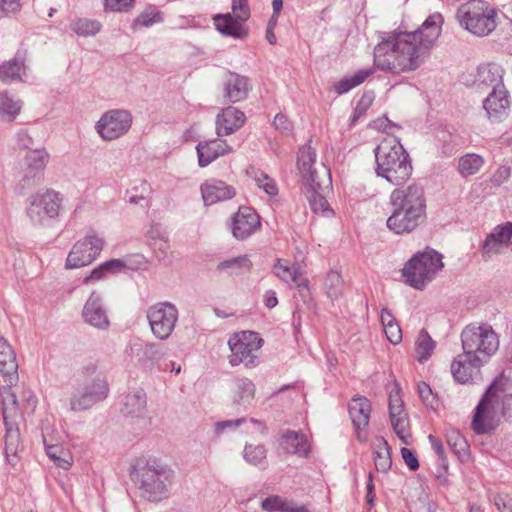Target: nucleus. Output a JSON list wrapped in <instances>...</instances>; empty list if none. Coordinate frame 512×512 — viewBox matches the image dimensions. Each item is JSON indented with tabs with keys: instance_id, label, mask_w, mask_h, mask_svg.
Instances as JSON below:
<instances>
[{
	"instance_id": "1",
	"label": "nucleus",
	"mask_w": 512,
	"mask_h": 512,
	"mask_svg": "<svg viewBox=\"0 0 512 512\" xmlns=\"http://www.w3.org/2000/svg\"><path fill=\"white\" fill-rule=\"evenodd\" d=\"M443 17L431 14L414 32H392L374 48V67L401 74L416 70L441 34Z\"/></svg>"
},
{
	"instance_id": "2",
	"label": "nucleus",
	"mask_w": 512,
	"mask_h": 512,
	"mask_svg": "<svg viewBox=\"0 0 512 512\" xmlns=\"http://www.w3.org/2000/svg\"><path fill=\"white\" fill-rule=\"evenodd\" d=\"M393 212L387 219V227L396 234L410 233L426 218V199L418 184L396 188L390 195Z\"/></svg>"
},
{
	"instance_id": "3",
	"label": "nucleus",
	"mask_w": 512,
	"mask_h": 512,
	"mask_svg": "<svg viewBox=\"0 0 512 512\" xmlns=\"http://www.w3.org/2000/svg\"><path fill=\"white\" fill-rule=\"evenodd\" d=\"M377 176L395 186L404 184L412 175L409 154L397 139H385L374 149Z\"/></svg>"
},
{
	"instance_id": "4",
	"label": "nucleus",
	"mask_w": 512,
	"mask_h": 512,
	"mask_svg": "<svg viewBox=\"0 0 512 512\" xmlns=\"http://www.w3.org/2000/svg\"><path fill=\"white\" fill-rule=\"evenodd\" d=\"M174 478L175 472L156 459L147 460L145 465L137 468L134 473V481L140 496L155 503L169 497Z\"/></svg>"
},
{
	"instance_id": "5",
	"label": "nucleus",
	"mask_w": 512,
	"mask_h": 512,
	"mask_svg": "<svg viewBox=\"0 0 512 512\" xmlns=\"http://www.w3.org/2000/svg\"><path fill=\"white\" fill-rule=\"evenodd\" d=\"M503 392L497 380H494L487 387L475 408L471 422V427L476 434H489L495 430L497 426L495 416L500 401L503 405V415L507 414V410L510 409L512 405V394L504 396Z\"/></svg>"
},
{
	"instance_id": "6",
	"label": "nucleus",
	"mask_w": 512,
	"mask_h": 512,
	"mask_svg": "<svg viewBox=\"0 0 512 512\" xmlns=\"http://www.w3.org/2000/svg\"><path fill=\"white\" fill-rule=\"evenodd\" d=\"M443 267L442 255L434 249L426 248L422 252H417L405 264L402 276L409 286L422 290Z\"/></svg>"
},
{
	"instance_id": "7",
	"label": "nucleus",
	"mask_w": 512,
	"mask_h": 512,
	"mask_svg": "<svg viewBox=\"0 0 512 512\" xmlns=\"http://www.w3.org/2000/svg\"><path fill=\"white\" fill-rule=\"evenodd\" d=\"M463 351L474 356H480L487 362L499 348V337L492 326L483 323L469 324L461 333Z\"/></svg>"
},
{
	"instance_id": "8",
	"label": "nucleus",
	"mask_w": 512,
	"mask_h": 512,
	"mask_svg": "<svg viewBox=\"0 0 512 512\" xmlns=\"http://www.w3.org/2000/svg\"><path fill=\"white\" fill-rule=\"evenodd\" d=\"M495 17V10L481 0L468 1L457 11L461 26L477 36H486L495 29Z\"/></svg>"
},
{
	"instance_id": "9",
	"label": "nucleus",
	"mask_w": 512,
	"mask_h": 512,
	"mask_svg": "<svg viewBox=\"0 0 512 512\" xmlns=\"http://www.w3.org/2000/svg\"><path fill=\"white\" fill-rule=\"evenodd\" d=\"M62 198L52 189L39 191L29 198L26 214L35 225H45L49 220L56 219L61 209Z\"/></svg>"
},
{
	"instance_id": "10",
	"label": "nucleus",
	"mask_w": 512,
	"mask_h": 512,
	"mask_svg": "<svg viewBox=\"0 0 512 512\" xmlns=\"http://www.w3.org/2000/svg\"><path fill=\"white\" fill-rule=\"evenodd\" d=\"M263 344V339L260 338L257 332L242 331L230 337L228 345L231 350L229 363L232 366H237L243 363L246 367L256 365L257 356L255 352L258 351Z\"/></svg>"
},
{
	"instance_id": "11",
	"label": "nucleus",
	"mask_w": 512,
	"mask_h": 512,
	"mask_svg": "<svg viewBox=\"0 0 512 512\" xmlns=\"http://www.w3.org/2000/svg\"><path fill=\"white\" fill-rule=\"evenodd\" d=\"M147 319L153 335L160 339H168L178 321V309L170 302H159L147 310Z\"/></svg>"
},
{
	"instance_id": "12",
	"label": "nucleus",
	"mask_w": 512,
	"mask_h": 512,
	"mask_svg": "<svg viewBox=\"0 0 512 512\" xmlns=\"http://www.w3.org/2000/svg\"><path fill=\"white\" fill-rule=\"evenodd\" d=\"M133 123L132 114L125 109H112L102 114L96 122L95 130L105 141L115 140L125 135Z\"/></svg>"
},
{
	"instance_id": "13",
	"label": "nucleus",
	"mask_w": 512,
	"mask_h": 512,
	"mask_svg": "<svg viewBox=\"0 0 512 512\" xmlns=\"http://www.w3.org/2000/svg\"><path fill=\"white\" fill-rule=\"evenodd\" d=\"M104 247V241L94 232L88 233L83 239L77 241L66 259L67 269L80 268L91 264Z\"/></svg>"
},
{
	"instance_id": "14",
	"label": "nucleus",
	"mask_w": 512,
	"mask_h": 512,
	"mask_svg": "<svg viewBox=\"0 0 512 512\" xmlns=\"http://www.w3.org/2000/svg\"><path fill=\"white\" fill-rule=\"evenodd\" d=\"M485 359L463 351L451 363V374L456 382L461 384L476 383L481 379V367Z\"/></svg>"
},
{
	"instance_id": "15",
	"label": "nucleus",
	"mask_w": 512,
	"mask_h": 512,
	"mask_svg": "<svg viewBox=\"0 0 512 512\" xmlns=\"http://www.w3.org/2000/svg\"><path fill=\"white\" fill-rule=\"evenodd\" d=\"M389 416L391 425L397 437L405 444L411 439L408 415L404 409V403L399 395V388L389 395Z\"/></svg>"
},
{
	"instance_id": "16",
	"label": "nucleus",
	"mask_w": 512,
	"mask_h": 512,
	"mask_svg": "<svg viewBox=\"0 0 512 512\" xmlns=\"http://www.w3.org/2000/svg\"><path fill=\"white\" fill-rule=\"evenodd\" d=\"M261 226L260 217L254 209L241 206L232 222V234L238 240H245Z\"/></svg>"
},
{
	"instance_id": "17",
	"label": "nucleus",
	"mask_w": 512,
	"mask_h": 512,
	"mask_svg": "<svg viewBox=\"0 0 512 512\" xmlns=\"http://www.w3.org/2000/svg\"><path fill=\"white\" fill-rule=\"evenodd\" d=\"M250 89L246 76L228 71L222 82V93L226 103H237L245 100Z\"/></svg>"
},
{
	"instance_id": "18",
	"label": "nucleus",
	"mask_w": 512,
	"mask_h": 512,
	"mask_svg": "<svg viewBox=\"0 0 512 512\" xmlns=\"http://www.w3.org/2000/svg\"><path fill=\"white\" fill-rule=\"evenodd\" d=\"M316 151L309 144L300 147L297 158L298 170L308 185L319 187L323 184L318 171L315 169L316 164Z\"/></svg>"
},
{
	"instance_id": "19",
	"label": "nucleus",
	"mask_w": 512,
	"mask_h": 512,
	"mask_svg": "<svg viewBox=\"0 0 512 512\" xmlns=\"http://www.w3.org/2000/svg\"><path fill=\"white\" fill-rule=\"evenodd\" d=\"M348 410L357 433V438L360 441H365L366 436L363 435V432L369 424L371 414L370 401L366 397L356 396L350 401Z\"/></svg>"
},
{
	"instance_id": "20",
	"label": "nucleus",
	"mask_w": 512,
	"mask_h": 512,
	"mask_svg": "<svg viewBox=\"0 0 512 512\" xmlns=\"http://www.w3.org/2000/svg\"><path fill=\"white\" fill-rule=\"evenodd\" d=\"M509 104L508 92L501 87L489 93L483 101V108L490 120L500 121L508 115Z\"/></svg>"
},
{
	"instance_id": "21",
	"label": "nucleus",
	"mask_w": 512,
	"mask_h": 512,
	"mask_svg": "<svg viewBox=\"0 0 512 512\" xmlns=\"http://www.w3.org/2000/svg\"><path fill=\"white\" fill-rule=\"evenodd\" d=\"M245 114L238 108L228 106L217 115L216 117V133L218 136H227L238 129L245 123Z\"/></svg>"
},
{
	"instance_id": "22",
	"label": "nucleus",
	"mask_w": 512,
	"mask_h": 512,
	"mask_svg": "<svg viewBox=\"0 0 512 512\" xmlns=\"http://www.w3.org/2000/svg\"><path fill=\"white\" fill-rule=\"evenodd\" d=\"M82 315L84 320L95 328L107 329L109 327V320L102 305V298L96 292H92L86 301Z\"/></svg>"
},
{
	"instance_id": "23",
	"label": "nucleus",
	"mask_w": 512,
	"mask_h": 512,
	"mask_svg": "<svg viewBox=\"0 0 512 512\" xmlns=\"http://www.w3.org/2000/svg\"><path fill=\"white\" fill-rule=\"evenodd\" d=\"M198 165L206 167L220 156L232 151V147L225 140H210L199 142L196 146Z\"/></svg>"
},
{
	"instance_id": "24",
	"label": "nucleus",
	"mask_w": 512,
	"mask_h": 512,
	"mask_svg": "<svg viewBox=\"0 0 512 512\" xmlns=\"http://www.w3.org/2000/svg\"><path fill=\"white\" fill-rule=\"evenodd\" d=\"M205 205L232 199L236 195L235 188L221 180H210L200 187Z\"/></svg>"
},
{
	"instance_id": "25",
	"label": "nucleus",
	"mask_w": 512,
	"mask_h": 512,
	"mask_svg": "<svg viewBox=\"0 0 512 512\" xmlns=\"http://www.w3.org/2000/svg\"><path fill=\"white\" fill-rule=\"evenodd\" d=\"M0 373L7 384H13L18 379V362L10 343L0 337Z\"/></svg>"
},
{
	"instance_id": "26",
	"label": "nucleus",
	"mask_w": 512,
	"mask_h": 512,
	"mask_svg": "<svg viewBox=\"0 0 512 512\" xmlns=\"http://www.w3.org/2000/svg\"><path fill=\"white\" fill-rule=\"evenodd\" d=\"M216 29L225 36H230L235 39H244L248 35V30L245 27L247 21H241L230 12L225 14H217L213 17Z\"/></svg>"
},
{
	"instance_id": "27",
	"label": "nucleus",
	"mask_w": 512,
	"mask_h": 512,
	"mask_svg": "<svg viewBox=\"0 0 512 512\" xmlns=\"http://www.w3.org/2000/svg\"><path fill=\"white\" fill-rule=\"evenodd\" d=\"M512 237V222H506L498 225L486 237L482 245V254L484 257H490L491 254L498 253L501 245L508 244Z\"/></svg>"
},
{
	"instance_id": "28",
	"label": "nucleus",
	"mask_w": 512,
	"mask_h": 512,
	"mask_svg": "<svg viewBox=\"0 0 512 512\" xmlns=\"http://www.w3.org/2000/svg\"><path fill=\"white\" fill-rule=\"evenodd\" d=\"M323 177L322 179L323 184L319 187H313L312 185H309V192L310 195L308 196V200L311 206V209L315 213H321L324 216H329L333 213V210L330 209L329 203L326 200V198L322 195L323 188H327L330 183V171L325 166L322 167Z\"/></svg>"
},
{
	"instance_id": "29",
	"label": "nucleus",
	"mask_w": 512,
	"mask_h": 512,
	"mask_svg": "<svg viewBox=\"0 0 512 512\" xmlns=\"http://www.w3.org/2000/svg\"><path fill=\"white\" fill-rule=\"evenodd\" d=\"M146 410L147 400L144 390L138 389L124 396L121 412L126 417H143L146 414Z\"/></svg>"
},
{
	"instance_id": "30",
	"label": "nucleus",
	"mask_w": 512,
	"mask_h": 512,
	"mask_svg": "<svg viewBox=\"0 0 512 512\" xmlns=\"http://www.w3.org/2000/svg\"><path fill=\"white\" fill-rule=\"evenodd\" d=\"M503 71L497 64H483L478 67L476 84L480 87H491L492 90L504 87L502 82Z\"/></svg>"
},
{
	"instance_id": "31",
	"label": "nucleus",
	"mask_w": 512,
	"mask_h": 512,
	"mask_svg": "<svg viewBox=\"0 0 512 512\" xmlns=\"http://www.w3.org/2000/svg\"><path fill=\"white\" fill-rule=\"evenodd\" d=\"M131 349L136 353L138 362L146 368L154 366L164 355L161 346L157 343H138L134 344Z\"/></svg>"
},
{
	"instance_id": "32",
	"label": "nucleus",
	"mask_w": 512,
	"mask_h": 512,
	"mask_svg": "<svg viewBox=\"0 0 512 512\" xmlns=\"http://www.w3.org/2000/svg\"><path fill=\"white\" fill-rule=\"evenodd\" d=\"M280 446L288 453L306 456L309 446L306 436L297 431H287L280 439Z\"/></svg>"
},
{
	"instance_id": "33",
	"label": "nucleus",
	"mask_w": 512,
	"mask_h": 512,
	"mask_svg": "<svg viewBox=\"0 0 512 512\" xmlns=\"http://www.w3.org/2000/svg\"><path fill=\"white\" fill-rule=\"evenodd\" d=\"M17 422L5 424V456L8 463L16 465L18 462V452L22 450L19 429Z\"/></svg>"
},
{
	"instance_id": "34",
	"label": "nucleus",
	"mask_w": 512,
	"mask_h": 512,
	"mask_svg": "<svg viewBox=\"0 0 512 512\" xmlns=\"http://www.w3.org/2000/svg\"><path fill=\"white\" fill-rule=\"evenodd\" d=\"M253 263L247 255H240L221 261L217 265L219 272H225L229 276H240L249 273Z\"/></svg>"
},
{
	"instance_id": "35",
	"label": "nucleus",
	"mask_w": 512,
	"mask_h": 512,
	"mask_svg": "<svg viewBox=\"0 0 512 512\" xmlns=\"http://www.w3.org/2000/svg\"><path fill=\"white\" fill-rule=\"evenodd\" d=\"M445 437L451 451L461 460L468 457L469 444L461 432L451 425L445 426Z\"/></svg>"
},
{
	"instance_id": "36",
	"label": "nucleus",
	"mask_w": 512,
	"mask_h": 512,
	"mask_svg": "<svg viewBox=\"0 0 512 512\" xmlns=\"http://www.w3.org/2000/svg\"><path fill=\"white\" fill-rule=\"evenodd\" d=\"M24 71L25 57L17 53L13 59L0 65V80L4 83L21 80Z\"/></svg>"
},
{
	"instance_id": "37",
	"label": "nucleus",
	"mask_w": 512,
	"mask_h": 512,
	"mask_svg": "<svg viewBox=\"0 0 512 512\" xmlns=\"http://www.w3.org/2000/svg\"><path fill=\"white\" fill-rule=\"evenodd\" d=\"M485 164L481 155L466 153L458 159L457 171L463 178L477 174Z\"/></svg>"
},
{
	"instance_id": "38",
	"label": "nucleus",
	"mask_w": 512,
	"mask_h": 512,
	"mask_svg": "<svg viewBox=\"0 0 512 512\" xmlns=\"http://www.w3.org/2000/svg\"><path fill=\"white\" fill-rule=\"evenodd\" d=\"M261 507L267 512H308L305 507H296L291 501L278 495L264 499L261 502Z\"/></svg>"
},
{
	"instance_id": "39",
	"label": "nucleus",
	"mask_w": 512,
	"mask_h": 512,
	"mask_svg": "<svg viewBox=\"0 0 512 512\" xmlns=\"http://www.w3.org/2000/svg\"><path fill=\"white\" fill-rule=\"evenodd\" d=\"M272 270L275 276L285 283H296L304 275L299 265H289L287 261L281 259L276 260Z\"/></svg>"
},
{
	"instance_id": "40",
	"label": "nucleus",
	"mask_w": 512,
	"mask_h": 512,
	"mask_svg": "<svg viewBox=\"0 0 512 512\" xmlns=\"http://www.w3.org/2000/svg\"><path fill=\"white\" fill-rule=\"evenodd\" d=\"M2 396V413L4 423L17 422L19 418V405L16 394L10 389H4Z\"/></svg>"
},
{
	"instance_id": "41",
	"label": "nucleus",
	"mask_w": 512,
	"mask_h": 512,
	"mask_svg": "<svg viewBox=\"0 0 512 512\" xmlns=\"http://www.w3.org/2000/svg\"><path fill=\"white\" fill-rule=\"evenodd\" d=\"M163 22L160 10L154 5H148L132 22L131 29L149 28L154 24Z\"/></svg>"
},
{
	"instance_id": "42",
	"label": "nucleus",
	"mask_w": 512,
	"mask_h": 512,
	"mask_svg": "<svg viewBox=\"0 0 512 512\" xmlns=\"http://www.w3.org/2000/svg\"><path fill=\"white\" fill-rule=\"evenodd\" d=\"M125 268V263L120 259H111L94 268L91 273L83 280L84 283L97 281L104 278L107 274H116Z\"/></svg>"
},
{
	"instance_id": "43",
	"label": "nucleus",
	"mask_w": 512,
	"mask_h": 512,
	"mask_svg": "<svg viewBox=\"0 0 512 512\" xmlns=\"http://www.w3.org/2000/svg\"><path fill=\"white\" fill-rule=\"evenodd\" d=\"M235 403L240 406H248L255 397V385L248 378L235 380Z\"/></svg>"
},
{
	"instance_id": "44",
	"label": "nucleus",
	"mask_w": 512,
	"mask_h": 512,
	"mask_svg": "<svg viewBox=\"0 0 512 512\" xmlns=\"http://www.w3.org/2000/svg\"><path fill=\"white\" fill-rule=\"evenodd\" d=\"M373 71L374 70L372 68L361 69L357 71L353 76L339 80L334 85V89L339 95L347 93L351 89L362 84L370 75L373 74Z\"/></svg>"
},
{
	"instance_id": "45",
	"label": "nucleus",
	"mask_w": 512,
	"mask_h": 512,
	"mask_svg": "<svg viewBox=\"0 0 512 512\" xmlns=\"http://www.w3.org/2000/svg\"><path fill=\"white\" fill-rule=\"evenodd\" d=\"M436 346V342L430 337L425 329H422L415 343L416 358L419 362L428 360Z\"/></svg>"
},
{
	"instance_id": "46",
	"label": "nucleus",
	"mask_w": 512,
	"mask_h": 512,
	"mask_svg": "<svg viewBox=\"0 0 512 512\" xmlns=\"http://www.w3.org/2000/svg\"><path fill=\"white\" fill-rule=\"evenodd\" d=\"M324 292L332 300H338L343 294V279L337 271H330L324 280Z\"/></svg>"
},
{
	"instance_id": "47",
	"label": "nucleus",
	"mask_w": 512,
	"mask_h": 512,
	"mask_svg": "<svg viewBox=\"0 0 512 512\" xmlns=\"http://www.w3.org/2000/svg\"><path fill=\"white\" fill-rule=\"evenodd\" d=\"M97 393H91L85 388L77 391L70 399V408L72 411L79 412L90 409L93 405L98 403L95 399Z\"/></svg>"
},
{
	"instance_id": "48",
	"label": "nucleus",
	"mask_w": 512,
	"mask_h": 512,
	"mask_svg": "<svg viewBox=\"0 0 512 512\" xmlns=\"http://www.w3.org/2000/svg\"><path fill=\"white\" fill-rule=\"evenodd\" d=\"M49 160V154L42 149H30L25 156V167L44 173L45 167Z\"/></svg>"
},
{
	"instance_id": "49",
	"label": "nucleus",
	"mask_w": 512,
	"mask_h": 512,
	"mask_svg": "<svg viewBox=\"0 0 512 512\" xmlns=\"http://www.w3.org/2000/svg\"><path fill=\"white\" fill-rule=\"evenodd\" d=\"M21 110V104L13 100L6 93L0 92V118L12 121Z\"/></svg>"
},
{
	"instance_id": "50",
	"label": "nucleus",
	"mask_w": 512,
	"mask_h": 512,
	"mask_svg": "<svg viewBox=\"0 0 512 512\" xmlns=\"http://www.w3.org/2000/svg\"><path fill=\"white\" fill-rule=\"evenodd\" d=\"M374 463L379 472L385 473L391 468V450L384 438L380 439V447L375 452Z\"/></svg>"
},
{
	"instance_id": "51",
	"label": "nucleus",
	"mask_w": 512,
	"mask_h": 512,
	"mask_svg": "<svg viewBox=\"0 0 512 512\" xmlns=\"http://www.w3.org/2000/svg\"><path fill=\"white\" fill-rule=\"evenodd\" d=\"M42 178V173L24 167L23 176L17 184L16 191L19 194H24L27 190H30L39 185L42 181Z\"/></svg>"
},
{
	"instance_id": "52",
	"label": "nucleus",
	"mask_w": 512,
	"mask_h": 512,
	"mask_svg": "<svg viewBox=\"0 0 512 512\" xmlns=\"http://www.w3.org/2000/svg\"><path fill=\"white\" fill-rule=\"evenodd\" d=\"M70 27L79 36H93L100 31L101 24L96 20L81 18L73 21Z\"/></svg>"
},
{
	"instance_id": "53",
	"label": "nucleus",
	"mask_w": 512,
	"mask_h": 512,
	"mask_svg": "<svg viewBox=\"0 0 512 512\" xmlns=\"http://www.w3.org/2000/svg\"><path fill=\"white\" fill-rule=\"evenodd\" d=\"M243 457L252 465L266 464V448L262 444H248L243 450Z\"/></svg>"
},
{
	"instance_id": "54",
	"label": "nucleus",
	"mask_w": 512,
	"mask_h": 512,
	"mask_svg": "<svg viewBox=\"0 0 512 512\" xmlns=\"http://www.w3.org/2000/svg\"><path fill=\"white\" fill-rule=\"evenodd\" d=\"M46 454L54 461L56 466L65 470L70 468V457L62 447L57 445H46Z\"/></svg>"
},
{
	"instance_id": "55",
	"label": "nucleus",
	"mask_w": 512,
	"mask_h": 512,
	"mask_svg": "<svg viewBox=\"0 0 512 512\" xmlns=\"http://www.w3.org/2000/svg\"><path fill=\"white\" fill-rule=\"evenodd\" d=\"M84 388L91 393L99 394V395H96V397H95V399L98 402L106 399V397L108 396V393H109V385L106 380V377L101 374H97L96 377L92 380V382L87 384Z\"/></svg>"
},
{
	"instance_id": "56",
	"label": "nucleus",
	"mask_w": 512,
	"mask_h": 512,
	"mask_svg": "<svg viewBox=\"0 0 512 512\" xmlns=\"http://www.w3.org/2000/svg\"><path fill=\"white\" fill-rule=\"evenodd\" d=\"M374 100V93L373 92H365L361 98L359 99L355 109L353 116L351 118V122H356L360 117L364 116L369 109V107L372 105Z\"/></svg>"
},
{
	"instance_id": "57",
	"label": "nucleus",
	"mask_w": 512,
	"mask_h": 512,
	"mask_svg": "<svg viewBox=\"0 0 512 512\" xmlns=\"http://www.w3.org/2000/svg\"><path fill=\"white\" fill-rule=\"evenodd\" d=\"M231 14L241 21H247L251 16L248 0H232Z\"/></svg>"
},
{
	"instance_id": "58",
	"label": "nucleus",
	"mask_w": 512,
	"mask_h": 512,
	"mask_svg": "<svg viewBox=\"0 0 512 512\" xmlns=\"http://www.w3.org/2000/svg\"><path fill=\"white\" fill-rule=\"evenodd\" d=\"M136 0H104L106 10L113 12H127L134 7Z\"/></svg>"
},
{
	"instance_id": "59",
	"label": "nucleus",
	"mask_w": 512,
	"mask_h": 512,
	"mask_svg": "<svg viewBox=\"0 0 512 512\" xmlns=\"http://www.w3.org/2000/svg\"><path fill=\"white\" fill-rule=\"evenodd\" d=\"M417 391H418L419 397L421 398L423 403L426 406L434 408V406L436 404V399L432 392L431 387L425 382H420L417 385Z\"/></svg>"
},
{
	"instance_id": "60",
	"label": "nucleus",
	"mask_w": 512,
	"mask_h": 512,
	"mask_svg": "<svg viewBox=\"0 0 512 512\" xmlns=\"http://www.w3.org/2000/svg\"><path fill=\"white\" fill-rule=\"evenodd\" d=\"M256 182L259 188L263 189L268 195L274 196L278 193V189L274 180L268 175L261 173L256 177Z\"/></svg>"
},
{
	"instance_id": "61",
	"label": "nucleus",
	"mask_w": 512,
	"mask_h": 512,
	"mask_svg": "<svg viewBox=\"0 0 512 512\" xmlns=\"http://www.w3.org/2000/svg\"><path fill=\"white\" fill-rule=\"evenodd\" d=\"M295 287L298 290L299 296L304 303H310L312 301V295L310 292L309 280L304 275L300 277L296 283H294Z\"/></svg>"
},
{
	"instance_id": "62",
	"label": "nucleus",
	"mask_w": 512,
	"mask_h": 512,
	"mask_svg": "<svg viewBox=\"0 0 512 512\" xmlns=\"http://www.w3.org/2000/svg\"><path fill=\"white\" fill-rule=\"evenodd\" d=\"M275 129L283 134H289L293 130V124L288 117L282 113H278L273 120Z\"/></svg>"
},
{
	"instance_id": "63",
	"label": "nucleus",
	"mask_w": 512,
	"mask_h": 512,
	"mask_svg": "<svg viewBox=\"0 0 512 512\" xmlns=\"http://www.w3.org/2000/svg\"><path fill=\"white\" fill-rule=\"evenodd\" d=\"M384 333L386 334L387 339L392 343L393 345H396L401 342L402 340V332L401 328L398 325V323H395L393 325H389L386 328H383Z\"/></svg>"
},
{
	"instance_id": "64",
	"label": "nucleus",
	"mask_w": 512,
	"mask_h": 512,
	"mask_svg": "<svg viewBox=\"0 0 512 512\" xmlns=\"http://www.w3.org/2000/svg\"><path fill=\"white\" fill-rule=\"evenodd\" d=\"M401 456L410 470L416 471L419 468L418 459L412 450L405 447L402 448Z\"/></svg>"
}]
</instances>
